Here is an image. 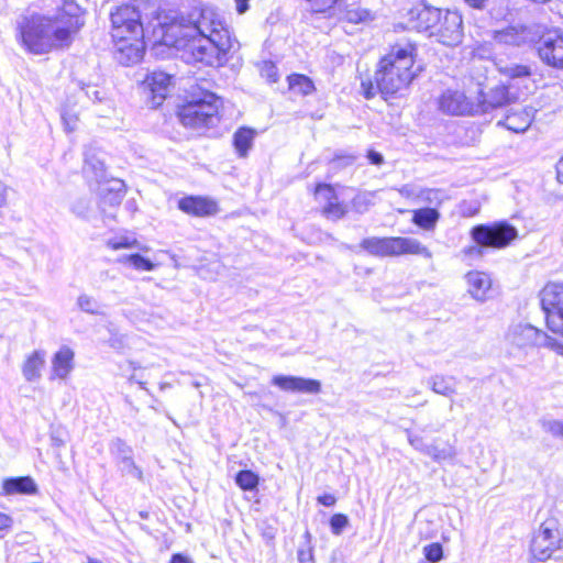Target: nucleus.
<instances>
[{
	"label": "nucleus",
	"mask_w": 563,
	"mask_h": 563,
	"mask_svg": "<svg viewBox=\"0 0 563 563\" xmlns=\"http://www.w3.org/2000/svg\"><path fill=\"white\" fill-rule=\"evenodd\" d=\"M471 236L477 246L464 250L468 256H481L482 247L503 249L509 245L518 236V230L507 222H497L492 225L478 224L471 231Z\"/></svg>",
	"instance_id": "nucleus-4"
},
{
	"label": "nucleus",
	"mask_w": 563,
	"mask_h": 563,
	"mask_svg": "<svg viewBox=\"0 0 563 563\" xmlns=\"http://www.w3.org/2000/svg\"><path fill=\"white\" fill-rule=\"evenodd\" d=\"M113 57L122 66L137 64L144 55L143 35L113 38Z\"/></svg>",
	"instance_id": "nucleus-11"
},
{
	"label": "nucleus",
	"mask_w": 563,
	"mask_h": 563,
	"mask_svg": "<svg viewBox=\"0 0 563 563\" xmlns=\"http://www.w3.org/2000/svg\"><path fill=\"white\" fill-rule=\"evenodd\" d=\"M316 196L320 200H324L323 213L329 219L338 220L346 213V208L339 202L334 190L329 185H318L316 188Z\"/></svg>",
	"instance_id": "nucleus-18"
},
{
	"label": "nucleus",
	"mask_w": 563,
	"mask_h": 563,
	"mask_svg": "<svg viewBox=\"0 0 563 563\" xmlns=\"http://www.w3.org/2000/svg\"><path fill=\"white\" fill-rule=\"evenodd\" d=\"M547 325L552 332L563 336V309L550 313L547 318Z\"/></svg>",
	"instance_id": "nucleus-40"
},
{
	"label": "nucleus",
	"mask_w": 563,
	"mask_h": 563,
	"mask_svg": "<svg viewBox=\"0 0 563 563\" xmlns=\"http://www.w3.org/2000/svg\"><path fill=\"white\" fill-rule=\"evenodd\" d=\"M310 2L311 9L316 12H324L332 8L338 0H307Z\"/></svg>",
	"instance_id": "nucleus-44"
},
{
	"label": "nucleus",
	"mask_w": 563,
	"mask_h": 563,
	"mask_svg": "<svg viewBox=\"0 0 563 563\" xmlns=\"http://www.w3.org/2000/svg\"><path fill=\"white\" fill-rule=\"evenodd\" d=\"M344 20L350 23H365L373 20L371 11L358 7H349L344 13Z\"/></svg>",
	"instance_id": "nucleus-35"
},
{
	"label": "nucleus",
	"mask_w": 563,
	"mask_h": 563,
	"mask_svg": "<svg viewBox=\"0 0 563 563\" xmlns=\"http://www.w3.org/2000/svg\"><path fill=\"white\" fill-rule=\"evenodd\" d=\"M361 247L375 256H399L404 254L420 255L431 258L430 250L413 238H367Z\"/></svg>",
	"instance_id": "nucleus-5"
},
{
	"label": "nucleus",
	"mask_w": 563,
	"mask_h": 563,
	"mask_svg": "<svg viewBox=\"0 0 563 563\" xmlns=\"http://www.w3.org/2000/svg\"><path fill=\"white\" fill-rule=\"evenodd\" d=\"M84 25L81 8L64 0L54 15H32L20 27L23 46L33 54L68 47Z\"/></svg>",
	"instance_id": "nucleus-2"
},
{
	"label": "nucleus",
	"mask_w": 563,
	"mask_h": 563,
	"mask_svg": "<svg viewBox=\"0 0 563 563\" xmlns=\"http://www.w3.org/2000/svg\"><path fill=\"white\" fill-rule=\"evenodd\" d=\"M498 70L500 74L509 77V78H522V77H529L531 75V70L526 65H519V64H497Z\"/></svg>",
	"instance_id": "nucleus-34"
},
{
	"label": "nucleus",
	"mask_w": 563,
	"mask_h": 563,
	"mask_svg": "<svg viewBox=\"0 0 563 563\" xmlns=\"http://www.w3.org/2000/svg\"><path fill=\"white\" fill-rule=\"evenodd\" d=\"M262 75L265 76L271 82H276L278 80L277 68L271 62L264 63L262 67Z\"/></svg>",
	"instance_id": "nucleus-46"
},
{
	"label": "nucleus",
	"mask_w": 563,
	"mask_h": 563,
	"mask_svg": "<svg viewBox=\"0 0 563 563\" xmlns=\"http://www.w3.org/2000/svg\"><path fill=\"white\" fill-rule=\"evenodd\" d=\"M46 353L43 350H35L26 356L22 364V374L26 382L33 383L42 377V369L45 366Z\"/></svg>",
	"instance_id": "nucleus-22"
},
{
	"label": "nucleus",
	"mask_w": 563,
	"mask_h": 563,
	"mask_svg": "<svg viewBox=\"0 0 563 563\" xmlns=\"http://www.w3.org/2000/svg\"><path fill=\"white\" fill-rule=\"evenodd\" d=\"M453 380V377L433 375L428 379V384L433 393L451 397L456 393L455 386L452 383Z\"/></svg>",
	"instance_id": "nucleus-28"
},
{
	"label": "nucleus",
	"mask_w": 563,
	"mask_h": 563,
	"mask_svg": "<svg viewBox=\"0 0 563 563\" xmlns=\"http://www.w3.org/2000/svg\"><path fill=\"white\" fill-rule=\"evenodd\" d=\"M90 209V203L87 200H79L71 207V211L80 218H87Z\"/></svg>",
	"instance_id": "nucleus-45"
},
{
	"label": "nucleus",
	"mask_w": 563,
	"mask_h": 563,
	"mask_svg": "<svg viewBox=\"0 0 563 563\" xmlns=\"http://www.w3.org/2000/svg\"><path fill=\"white\" fill-rule=\"evenodd\" d=\"M3 490L7 495H14V494H35L37 488L34 481L29 477H15V478H8L3 482Z\"/></svg>",
	"instance_id": "nucleus-25"
},
{
	"label": "nucleus",
	"mask_w": 563,
	"mask_h": 563,
	"mask_svg": "<svg viewBox=\"0 0 563 563\" xmlns=\"http://www.w3.org/2000/svg\"><path fill=\"white\" fill-rule=\"evenodd\" d=\"M556 174H558V180L560 183H563V156L556 164Z\"/></svg>",
	"instance_id": "nucleus-62"
},
{
	"label": "nucleus",
	"mask_w": 563,
	"mask_h": 563,
	"mask_svg": "<svg viewBox=\"0 0 563 563\" xmlns=\"http://www.w3.org/2000/svg\"><path fill=\"white\" fill-rule=\"evenodd\" d=\"M112 448H113V451L114 453L117 454V456L121 460L122 456L124 455H131L132 453V450L131 448L122 440L120 439H117L113 443H112Z\"/></svg>",
	"instance_id": "nucleus-47"
},
{
	"label": "nucleus",
	"mask_w": 563,
	"mask_h": 563,
	"mask_svg": "<svg viewBox=\"0 0 563 563\" xmlns=\"http://www.w3.org/2000/svg\"><path fill=\"white\" fill-rule=\"evenodd\" d=\"M62 119L64 122L65 130L67 132H73L76 129L78 117L76 113L64 111L62 113Z\"/></svg>",
	"instance_id": "nucleus-43"
},
{
	"label": "nucleus",
	"mask_w": 563,
	"mask_h": 563,
	"mask_svg": "<svg viewBox=\"0 0 563 563\" xmlns=\"http://www.w3.org/2000/svg\"><path fill=\"white\" fill-rule=\"evenodd\" d=\"M367 157L371 161V163L374 165H382L384 162L383 155L375 151H369L367 154Z\"/></svg>",
	"instance_id": "nucleus-55"
},
{
	"label": "nucleus",
	"mask_w": 563,
	"mask_h": 563,
	"mask_svg": "<svg viewBox=\"0 0 563 563\" xmlns=\"http://www.w3.org/2000/svg\"><path fill=\"white\" fill-rule=\"evenodd\" d=\"M424 454L435 462H441L454 457L455 450L451 445L440 448L435 443H430L428 446H426Z\"/></svg>",
	"instance_id": "nucleus-33"
},
{
	"label": "nucleus",
	"mask_w": 563,
	"mask_h": 563,
	"mask_svg": "<svg viewBox=\"0 0 563 563\" xmlns=\"http://www.w3.org/2000/svg\"><path fill=\"white\" fill-rule=\"evenodd\" d=\"M84 91L87 98L91 99L92 101L101 100L100 92L96 89V87L87 86L86 89H84Z\"/></svg>",
	"instance_id": "nucleus-53"
},
{
	"label": "nucleus",
	"mask_w": 563,
	"mask_h": 563,
	"mask_svg": "<svg viewBox=\"0 0 563 563\" xmlns=\"http://www.w3.org/2000/svg\"><path fill=\"white\" fill-rule=\"evenodd\" d=\"M13 525V519L7 514L0 512V531L9 530Z\"/></svg>",
	"instance_id": "nucleus-51"
},
{
	"label": "nucleus",
	"mask_w": 563,
	"mask_h": 563,
	"mask_svg": "<svg viewBox=\"0 0 563 563\" xmlns=\"http://www.w3.org/2000/svg\"><path fill=\"white\" fill-rule=\"evenodd\" d=\"M361 88L363 90V95L366 99L373 98L379 89L377 88L376 82L374 84L372 80H363L361 84Z\"/></svg>",
	"instance_id": "nucleus-48"
},
{
	"label": "nucleus",
	"mask_w": 563,
	"mask_h": 563,
	"mask_svg": "<svg viewBox=\"0 0 563 563\" xmlns=\"http://www.w3.org/2000/svg\"><path fill=\"white\" fill-rule=\"evenodd\" d=\"M112 38L143 35L140 12L133 5H122L111 13Z\"/></svg>",
	"instance_id": "nucleus-9"
},
{
	"label": "nucleus",
	"mask_w": 563,
	"mask_h": 563,
	"mask_svg": "<svg viewBox=\"0 0 563 563\" xmlns=\"http://www.w3.org/2000/svg\"><path fill=\"white\" fill-rule=\"evenodd\" d=\"M439 194V190L428 189L424 191V200L432 202L434 199H438Z\"/></svg>",
	"instance_id": "nucleus-59"
},
{
	"label": "nucleus",
	"mask_w": 563,
	"mask_h": 563,
	"mask_svg": "<svg viewBox=\"0 0 563 563\" xmlns=\"http://www.w3.org/2000/svg\"><path fill=\"white\" fill-rule=\"evenodd\" d=\"M7 186L0 181V209L7 203Z\"/></svg>",
	"instance_id": "nucleus-58"
},
{
	"label": "nucleus",
	"mask_w": 563,
	"mask_h": 563,
	"mask_svg": "<svg viewBox=\"0 0 563 563\" xmlns=\"http://www.w3.org/2000/svg\"><path fill=\"white\" fill-rule=\"evenodd\" d=\"M439 108L441 111L453 115H463L473 112V107L466 96L461 91L454 90H446L441 96Z\"/></svg>",
	"instance_id": "nucleus-17"
},
{
	"label": "nucleus",
	"mask_w": 563,
	"mask_h": 563,
	"mask_svg": "<svg viewBox=\"0 0 563 563\" xmlns=\"http://www.w3.org/2000/svg\"><path fill=\"white\" fill-rule=\"evenodd\" d=\"M92 168L98 173H102L104 170L103 163L98 161L96 164H92Z\"/></svg>",
	"instance_id": "nucleus-64"
},
{
	"label": "nucleus",
	"mask_w": 563,
	"mask_h": 563,
	"mask_svg": "<svg viewBox=\"0 0 563 563\" xmlns=\"http://www.w3.org/2000/svg\"><path fill=\"white\" fill-rule=\"evenodd\" d=\"M440 213L434 208H421L413 212L412 222L423 230L434 229Z\"/></svg>",
	"instance_id": "nucleus-27"
},
{
	"label": "nucleus",
	"mask_w": 563,
	"mask_h": 563,
	"mask_svg": "<svg viewBox=\"0 0 563 563\" xmlns=\"http://www.w3.org/2000/svg\"><path fill=\"white\" fill-rule=\"evenodd\" d=\"M442 10L443 9L427 4L411 9L409 12L411 26L418 32H427L430 37L440 19Z\"/></svg>",
	"instance_id": "nucleus-14"
},
{
	"label": "nucleus",
	"mask_w": 563,
	"mask_h": 563,
	"mask_svg": "<svg viewBox=\"0 0 563 563\" xmlns=\"http://www.w3.org/2000/svg\"><path fill=\"white\" fill-rule=\"evenodd\" d=\"M318 503L323 506L331 507L336 503V498L331 494H324L318 497Z\"/></svg>",
	"instance_id": "nucleus-52"
},
{
	"label": "nucleus",
	"mask_w": 563,
	"mask_h": 563,
	"mask_svg": "<svg viewBox=\"0 0 563 563\" xmlns=\"http://www.w3.org/2000/svg\"><path fill=\"white\" fill-rule=\"evenodd\" d=\"M408 441L410 443V445L412 448H415L416 450L422 452L424 454V450H426V446H428L429 444H426L423 439L419 435H412V434H408Z\"/></svg>",
	"instance_id": "nucleus-49"
},
{
	"label": "nucleus",
	"mask_w": 563,
	"mask_h": 563,
	"mask_svg": "<svg viewBox=\"0 0 563 563\" xmlns=\"http://www.w3.org/2000/svg\"><path fill=\"white\" fill-rule=\"evenodd\" d=\"M120 470L122 473L131 475L135 478H142V471L135 465L131 455H124L119 461Z\"/></svg>",
	"instance_id": "nucleus-38"
},
{
	"label": "nucleus",
	"mask_w": 563,
	"mask_h": 563,
	"mask_svg": "<svg viewBox=\"0 0 563 563\" xmlns=\"http://www.w3.org/2000/svg\"><path fill=\"white\" fill-rule=\"evenodd\" d=\"M77 306L80 310L90 313V314H97L99 312V306L97 300L89 296V295H80L77 298Z\"/></svg>",
	"instance_id": "nucleus-39"
},
{
	"label": "nucleus",
	"mask_w": 563,
	"mask_h": 563,
	"mask_svg": "<svg viewBox=\"0 0 563 563\" xmlns=\"http://www.w3.org/2000/svg\"><path fill=\"white\" fill-rule=\"evenodd\" d=\"M477 211H478V207L477 206L470 207V208H466L465 203L462 206V214L464 217H472V216L476 214Z\"/></svg>",
	"instance_id": "nucleus-60"
},
{
	"label": "nucleus",
	"mask_w": 563,
	"mask_h": 563,
	"mask_svg": "<svg viewBox=\"0 0 563 563\" xmlns=\"http://www.w3.org/2000/svg\"><path fill=\"white\" fill-rule=\"evenodd\" d=\"M466 282L468 285V292L476 300H484L487 291L492 287V280L489 276L482 272H471L466 275Z\"/></svg>",
	"instance_id": "nucleus-24"
},
{
	"label": "nucleus",
	"mask_w": 563,
	"mask_h": 563,
	"mask_svg": "<svg viewBox=\"0 0 563 563\" xmlns=\"http://www.w3.org/2000/svg\"><path fill=\"white\" fill-rule=\"evenodd\" d=\"M75 353L68 346H62L52 357V377L66 379L75 367Z\"/></svg>",
	"instance_id": "nucleus-19"
},
{
	"label": "nucleus",
	"mask_w": 563,
	"mask_h": 563,
	"mask_svg": "<svg viewBox=\"0 0 563 563\" xmlns=\"http://www.w3.org/2000/svg\"><path fill=\"white\" fill-rule=\"evenodd\" d=\"M235 483L243 490H253L258 485V476L252 471H241L235 476Z\"/></svg>",
	"instance_id": "nucleus-36"
},
{
	"label": "nucleus",
	"mask_w": 563,
	"mask_h": 563,
	"mask_svg": "<svg viewBox=\"0 0 563 563\" xmlns=\"http://www.w3.org/2000/svg\"><path fill=\"white\" fill-rule=\"evenodd\" d=\"M311 560H312L311 551H303V550H299L298 551V561L300 563H306V562L311 561Z\"/></svg>",
	"instance_id": "nucleus-57"
},
{
	"label": "nucleus",
	"mask_w": 563,
	"mask_h": 563,
	"mask_svg": "<svg viewBox=\"0 0 563 563\" xmlns=\"http://www.w3.org/2000/svg\"><path fill=\"white\" fill-rule=\"evenodd\" d=\"M494 40L498 44L520 46L533 38L531 32L526 26H509L494 32Z\"/></svg>",
	"instance_id": "nucleus-20"
},
{
	"label": "nucleus",
	"mask_w": 563,
	"mask_h": 563,
	"mask_svg": "<svg viewBox=\"0 0 563 563\" xmlns=\"http://www.w3.org/2000/svg\"><path fill=\"white\" fill-rule=\"evenodd\" d=\"M471 7L482 9L487 0H465Z\"/></svg>",
	"instance_id": "nucleus-63"
},
{
	"label": "nucleus",
	"mask_w": 563,
	"mask_h": 563,
	"mask_svg": "<svg viewBox=\"0 0 563 563\" xmlns=\"http://www.w3.org/2000/svg\"><path fill=\"white\" fill-rule=\"evenodd\" d=\"M563 533L554 518L547 519L536 531L531 541L530 551L539 562L549 560L553 553L562 548Z\"/></svg>",
	"instance_id": "nucleus-7"
},
{
	"label": "nucleus",
	"mask_w": 563,
	"mask_h": 563,
	"mask_svg": "<svg viewBox=\"0 0 563 563\" xmlns=\"http://www.w3.org/2000/svg\"><path fill=\"white\" fill-rule=\"evenodd\" d=\"M166 33L176 37L174 44L188 54V62L208 66H221L228 54L239 48L224 18L212 7L195 8L172 23Z\"/></svg>",
	"instance_id": "nucleus-1"
},
{
	"label": "nucleus",
	"mask_w": 563,
	"mask_h": 563,
	"mask_svg": "<svg viewBox=\"0 0 563 563\" xmlns=\"http://www.w3.org/2000/svg\"><path fill=\"white\" fill-rule=\"evenodd\" d=\"M544 347L551 349V350L555 351L558 354L563 356V343L559 342L556 339H554L550 335H548Z\"/></svg>",
	"instance_id": "nucleus-50"
},
{
	"label": "nucleus",
	"mask_w": 563,
	"mask_h": 563,
	"mask_svg": "<svg viewBox=\"0 0 563 563\" xmlns=\"http://www.w3.org/2000/svg\"><path fill=\"white\" fill-rule=\"evenodd\" d=\"M178 208L194 217H211L219 212L218 202L209 197L188 196L178 201Z\"/></svg>",
	"instance_id": "nucleus-15"
},
{
	"label": "nucleus",
	"mask_w": 563,
	"mask_h": 563,
	"mask_svg": "<svg viewBox=\"0 0 563 563\" xmlns=\"http://www.w3.org/2000/svg\"><path fill=\"white\" fill-rule=\"evenodd\" d=\"M272 383L285 391H298L311 395H316L321 391V383L317 379L276 375L273 377Z\"/></svg>",
	"instance_id": "nucleus-16"
},
{
	"label": "nucleus",
	"mask_w": 563,
	"mask_h": 563,
	"mask_svg": "<svg viewBox=\"0 0 563 563\" xmlns=\"http://www.w3.org/2000/svg\"><path fill=\"white\" fill-rule=\"evenodd\" d=\"M533 114L534 110L532 108H522L507 114L503 124L510 131L522 133L531 125Z\"/></svg>",
	"instance_id": "nucleus-23"
},
{
	"label": "nucleus",
	"mask_w": 563,
	"mask_h": 563,
	"mask_svg": "<svg viewBox=\"0 0 563 563\" xmlns=\"http://www.w3.org/2000/svg\"><path fill=\"white\" fill-rule=\"evenodd\" d=\"M538 54L548 66L563 69V33L558 30L544 33L539 40Z\"/></svg>",
	"instance_id": "nucleus-10"
},
{
	"label": "nucleus",
	"mask_w": 563,
	"mask_h": 563,
	"mask_svg": "<svg viewBox=\"0 0 563 563\" xmlns=\"http://www.w3.org/2000/svg\"><path fill=\"white\" fill-rule=\"evenodd\" d=\"M355 161V156L353 155H346V156H336L334 159H333V163L334 164H338V165H344V166H347V165H351L353 164Z\"/></svg>",
	"instance_id": "nucleus-54"
},
{
	"label": "nucleus",
	"mask_w": 563,
	"mask_h": 563,
	"mask_svg": "<svg viewBox=\"0 0 563 563\" xmlns=\"http://www.w3.org/2000/svg\"><path fill=\"white\" fill-rule=\"evenodd\" d=\"M255 131L249 128H240L233 135V145L240 157H245L253 145Z\"/></svg>",
	"instance_id": "nucleus-26"
},
{
	"label": "nucleus",
	"mask_w": 563,
	"mask_h": 563,
	"mask_svg": "<svg viewBox=\"0 0 563 563\" xmlns=\"http://www.w3.org/2000/svg\"><path fill=\"white\" fill-rule=\"evenodd\" d=\"M413 48L394 47L378 63L375 71L377 88L383 95H396L409 86L415 77L411 70L413 66Z\"/></svg>",
	"instance_id": "nucleus-3"
},
{
	"label": "nucleus",
	"mask_w": 563,
	"mask_h": 563,
	"mask_svg": "<svg viewBox=\"0 0 563 563\" xmlns=\"http://www.w3.org/2000/svg\"><path fill=\"white\" fill-rule=\"evenodd\" d=\"M117 263L128 265L140 272H152L156 265L148 258L135 253L130 255H122L117 258Z\"/></svg>",
	"instance_id": "nucleus-30"
},
{
	"label": "nucleus",
	"mask_w": 563,
	"mask_h": 563,
	"mask_svg": "<svg viewBox=\"0 0 563 563\" xmlns=\"http://www.w3.org/2000/svg\"><path fill=\"white\" fill-rule=\"evenodd\" d=\"M541 428L553 438H563V421L556 419L541 420Z\"/></svg>",
	"instance_id": "nucleus-37"
},
{
	"label": "nucleus",
	"mask_w": 563,
	"mask_h": 563,
	"mask_svg": "<svg viewBox=\"0 0 563 563\" xmlns=\"http://www.w3.org/2000/svg\"><path fill=\"white\" fill-rule=\"evenodd\" d=\"M541 305L547 318L553 311L563 310V284H548L541 291Z\"/></svg>",
	"instance_id": "nucleus-21"
},
{
	"label": "nucleus",
	"mask_w": 563,
	"mask_h": 563,
	"mask_svg": "<svg viewBox=\"0 0 563 563\" xmlns=\"http://www.w3.org/2000/svg\"><path fill=\"white\" fill-rule=\"evenodd\" d=\"M235 9L239 14H243L249 10V0H234Z\"/></svg>",
	"instance_id": "nucleus-56"
},
{
	"label": "nucleus",
	"mask_w": 563,
	"mask_h": 563,
	"mask_svg": "<svg viewBox=\"0 0 563 563\" xmlns=\"http://www.w3.org/2000/svg\"><path fill=\"white\" fill-rule=\"evenodd\" d=\"M423 553L429 562H439L443 556L442 545L438 542L426 545L423 548Z\"/></svg>",
	"instance_id": "nucleus-41"
},
{
	"label": "nucleus",
	"mask_w": 563,
	"mask_h": 563,
	"mask_svg": "<svg viewBox=\"0 0 563 563\" xmlns=\"http://www.w3.org/2000/svg\"><path fill=\"white\" fill-rule=\"evenodd\" d=\"M510 100L508 88L504 85L496 86L488 93L484 101L485 108L484 111H487L489 108H498L508 103Z\"/></svg>",
	"instance_id": "nucleus-29"
},
{
	"label": "nucleus",
	"mask_w": 563,
	"mask_h": 563,
	"mask_svg": "<svg viewBox=\"0 0 563 563\" xmlns=\"http://www.w3.org/2000/svg\"><path fill=\"white\" fill-rule=\"evenodd\" d=\"M172 563H192L188 558L181 554H174L172 558Z\"/></svg>",
	"instance_id": "nucleus-61"
},
{
	"label": "nucleus",
	"mask_w": 563,
	"mask_h": 563,
	"mask_svg": "<svg viewBox=\"0 0 563 563\" xmlns=\"http://www.w3.org/2000/svg\"><path fill=\"white\" fill-rule=\"evenodd\" d=\"M172 77L164 71H153L142 82V90L152 108L159 107L165 100Z\"/></svg>",
	"instance_id": "nucleus-13"
},
{
	"label": "nucleus",
	"mask_w": 563,
	"mask_h": 563,
	"mask_svg": "<svg viewBox=\"0 0 563 563\" xmlns=\"http://www.w3.org/2000/svg\"><path fill=\"white\" fill-rule=\"evenodd\" d=\"M219 98L212 92L203 93L202 98H192L179 110V120L185 126L209 128L218 122Z\"/></svg>",
	"instance_id": "nucleus-6"
},
{
	"label": "nucleus",
	"mask_w": 563,
	"mask_h": 563,
	"mask_svg": "<svg viewBox=\"0 0 563 563\" xmlns=\"http://www.w3.org/2000/svg\"><path fill=\"white\" fill-rule=\"evenodd\" d=\"M349 525V519L345 515L336 514L333 515L330 519V527L332 533L339 536L342 533V530L346 528Z\"/></svg>",
	"instance_id": "nucleus-42"
},
{
	"label": "nucleus",
	"mask_w": 563,
	"mask_h": 563,
	"mask_svg": "<svg viewBox=\"0 0 563 563\" xmlns=\"http://www.w3.org/2000/svg\"><path fill=\"white\" fill-rule=\"evenodd\" d=\"M106 245H107V247H109V249H111L113 251H118V250H121V249L147 250V247L141 246V244L139 243V241L134 236L126 235V234L115 235V236L109 238L106 241Z\"/></svg>",
	"instance_id": "nucleus-31"
},
{
	"label": "nucleus",
	"mask_w": 563,
	"mask_h": 563,
	"mask_svg": "<svg viewBox=\"0 0 563 563\" xmlns=\"http://www.w3.org/2000/svg\"><path fill=\"white\" fill-rule=\"evenodd\" d=\"M548 334L531 324L518 323L509 328L507 341L518 347H541L545 346Z\"/></svg>",
	"instance_id": "nucleus-12"
},
{
	"label": "nucleus",
	"mask_w": 563,
	"mask_h": 563,
	"mask_svg": "<svg viewBox=\"0 0 563 563\" xmlns=\"http://www.w3.org/2000/svg\"><path fill=\"white\" fill-rule=\"evenodd\" d=\"M464 36L462 15L455 10L444 9L430 37L445 46H457Z\"/></svg>",
	"instance_id": "nucleus-8"
},
{
	"label": "nucleus",
	"mask_w": 563,
	"mask_h": 563,
	"mask_svg": "<svg viewBox=\"0 0 563 563\" xmlns=\"http://www.w3.org/2000/svg\"><path fill=\"white\" fill-rule=\"evenodd\" d=\"M289 88L297 93L307 96L310 95L314 90V85L312 80L305 76L294 74L288 77Z\"/></svg>",
	"instance_id": "nucleus-32"
}]
</instances>
